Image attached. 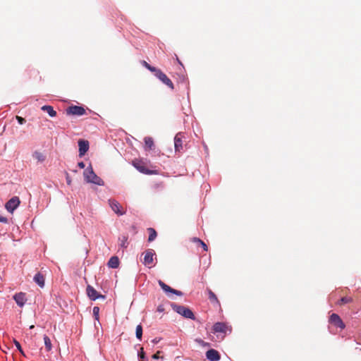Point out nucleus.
Masks as SVG:
<instances>
[{"mask_svg": "<svg viewBox=\"0 0 361 361\" xmlns=\"http://www.w3.org/2000/svg\"><path fill=\"white\" fill-rule=\"evenodd\" d=\"M84 177L88 183H92L99 185H102L104 184V181L93 171L91 165L85 170Z\"/></svg>", "mask_w": 361, "mask_h": 361, "instance_id": "nucleus-1", "label": "nucleus"}, {"mask_svg": "<svg viewBox=\"0 0 361 361\" xmlns=\"http://www.w3.org/2000/svg\"><path fill=\"white\" fill-rule=\"evenodd\" d=\"M171 307L176 312L182 315L185 318L191 319L192 320L195 319L193 312L188 307L174 303L171 304Z\"/></svg>", "mask_w": 361, "mask_h": 361, "instance_id": "nucleus-2", "label": "nucleus"}, {"mask_svg": "<svg viewBox=\"0 0 361 361\" xmlns=\"http://www.w3.org/2000/svg\"><path fill=\"white\" fill-rule=\"evenodd\" d=\"M154 75L170 89L173 90L174 85L171 80L160 69L157 68L154 73Z\"/></svg>", "mask_w": 361, "mask_h": 361, "instance_id": "nucleus-3", "label": "nucleus"}, {"mask_svg": "<svg viewBox=\"0 0 361 361\" xmlns=\"http://www.w3.org/2000/svg\"><path fill=\"white\" fill-rule=\"evenodd\" d=\"M143 255L144 259L142 263L145 266H148L149 268L152 267L154 261V257L155 255V252L152 249H148L143 252Z\"/></svg>", "mask_w": 361, "mask_h": 361, "instance_id": "nucleus-4", "label": "nucleus"}, {"mask_svg": "<svg viewBox=\"0 0 361 361\" xmlns=\"http://www.w3.org/2000/svg\"><path fill=\"white\" fill-rule=\"evenodd\" d=\"M86 113L85 109L80 106H71L66 109V114L68 115L82 116Z\"/></svg>", "mask_w": 361, "mask_h": 361, "instance_id": "nucleus-5", "label": "nucleus"}, {"mask_svg": "<svg viewBox=\"0 0 361 361\" xmlns=\"http://www.w3.org/2000/svg\"><path fill=\"white\" fill-rule=\"evenodd\" d=\"M20 201L18 197H13L10 199L5 205L6 209L8 212L13 213V211L19 206Z\"/></svg>", "mask_w": 361, "mask_h": 361, "instance_id": "nucleus-6", "label": "nucleus"}, {"mask_svg": "<svg viewBox=\"0 0 361 361\" xmlns=\"http://www.w3.org/2000/svg\"><path fill=\"white\" fill-rule=\"evenodd\" d=\"M109 204L111 209L118 215L125 214L126 212L123 209L121 205L115 200H109Z\"/></svg>", "mask_w": 361, "mask_h": 361, "instance_id": "nucleus-7", "label": "nucleus"}, {"mask_svg": "<svg viewBox=\"0 0 361 361\" xmlns=\"http://www.w3.org/2000/svg\"><path fill=\"white\" fill-rule=\"evenodd\" d=\"M86 291L88 297L92 300H95L99 298H104V295L99 293L92 286L90 285L87 286Z\"/></svg>", "mask_w": 361, "mask_h": 361, "instance_id": "nucleus-8", "label": "nucleus"}, {"mask_svg": "<svg viewBox=\"0 0 361 361\" xmlns=\"http://www.w3.org/2000/svg\"><path fill=\"white\" fill-rule=\"evenodd\" d=\"M329 322L341 329L345 328V324L337 314H332L329 317Z\"/></svg>", "mask_w": 361, "mask_h": 361, "instance_id": "nucleus-9", "label": "nucleus"}, {"mask_svg": "<svg viewBox=\"0 0 361 361\" xmlns=\"http://www.w3.org/2000/svg\"><path fill=\"white\" fill-rule=\"evenodd\" d=\"M134 166L141 173L145 174H157L156 171L147 169L143 163L140 161H133Z\"/></svg>", "mask_w": 361, "mask_h": 361, "instance_id": "nucleus-10", "label": "nucleus"}, {"mask_svg": "<svg viewBox=\"0 0 361 361\" xmlns=\"http://www.w3.org/2000/svg\"><path fill=\"white\" fill-rule=\"evenodd\" d=\"M78 147H79V156L80 157H82L85 155V154L89 149V142L87 140H79Z\"/></svg>", "mask_w": 361, "mask_h": 361, "instance_id": "nucleus-11", "label": "nucleus"}, {"mask_svg": "<svg viewBox=\"0 0 361 361\" xmlns=\"http://www.w3.org/2000/svg\"><path fill=\"white\" fill-rule=\"evenodd\" d=\"M206 357L211 361H218L221 357L219 353L214 349H210L207 350L206 353Z\"/></svg>", "mask_w": 361, "mask_h": 361, "instance_id": "nucleus-12", "label": "nucleus"}, {"mask_svg": "<svg viewBox=\"0 0 361 361\" xmlns=\"http://www.w3.org/2000/svg\"><path fill=\"white\" fill-rule=\"evenodd\" d=\"M227 331V326L224 322H216L214 324L212 328L213 333H226Z\"/></svg>", "mask_w": 361, "mask_h": 361, "instance_id": "nucleus-13", "label": "nucleus"}, {"mask_svg": "<svg viewBox=\"0 0 361 361\" xmlns=\"http://www.w3.org/2000/svg\"><path fill=\"white\" fill-rule=\"evenodd\" d=\"M183 135L180 133L176 134L174 137V147L176 152H180L183 149Z\"/></svg>", "mask_w": 361, "mask_h": 361, "instance_id": "nucleus-14", "label": "nucleus"}, {"mask_svg": "<svg viewBox=\"0 0 361 361\" xmlns=\"http://www.w3.org/2000/svg\"><path fill=\"white\" fill-rule=\"evenodd\" d=\"M13 299L15 300L17 305L20 307H23L27 300L25 298V294L24 293H19L16 294L13 296Z\"/></svg>", "mask_w": 361, "mask_h": 361, "instance_id": "nucleus-15", "label": "nucleus"}, {"mask_svg": "<svg viewBox=\"0 0 361 361\" xmlns=\"http://www.w3.org/2000/svg\"><path fill=\"white\" fill-rule=\"evenodd\" d=\"M207 292L208 293V298L209 300V301L212 303V304H216L219 307H220L221 304H220V302L219 300H218L216 295H215L214 293H213L212 291V290H210L209 288H207Z\"/></svg>", "mask_w": 361, "mask_h": 361, "instance_id": "nucleus-16", "label": "nucleus"}, {"mask_svg": "<svg viewBox=\"0 0 361 361\" xmlns=\"http://www.w3.org/2000/svg\"><path fill=\"white\" fill-rule=\"evenodd\" d=\"M35 282L41 288L44 286V276L41 273H37L34 276Z\"/></svg>", "mask_w": 361, "mask_h": 361, "instance_id": "nucleus-17", "label": "nucleus"}, {"mask_svg": "<svg viewBox=\"0 0 361 361\" xmlns=\"http://www.w3.org/2000/svg\"><path fill=\"white\" fill-rule=\"evenodd\" d=\"M41 109L47 112L51 117H55L56 116V111L51 106L44 105L42 106Z\"/></svg>", "mask_w": 361, "mask_h": 361, "instance_id": "nucleus-18", "label": "nucleus"}, {"mask_svg": "<svg viewBox=\"0 0 361 361\" xmlns=\"http://www.w3.org/2000/svg\"><path fill=\"white\" fill-rule=\"evenodd\" d=\"M108 266L113 269H116V268L118 267L119 259H118V257H116V256L111 257L108 262Z\"/></svg>", "mask_w": 361, "mask_h": 361, "instance_id": "nucleus-19", "label": "nucleus"}, {"mask_svg": "<svg viewBox=\"0 0 361 361\" xmlns=\"http://www.w3.org/2000/svg\"><path fill=\"white\" fill-rule=\"evenodd\" d=\"M32 157L38 162H43L46 159V156L39 151H35L32 154Z\"/></svg>", "mask_w": 361, "mask_h": 361, "instance_id": "nucleus-20", "label": "nucleus"}, {"mask_svg": "<svg viewBox=\"0 0 361 361\" xmlns=\"http://www.w3.org/2000/svg\"><path fill=\"white\" fill-rule=\"evenodd\" d=\"M144 140L145 149H152L154 147V140L151 137H146Z\"/></svg>", "mask_w": 361, "mask_h": 361, "instance_id": "nucleus-21", "label": "nucleus"}, {"mask_svg": "<svg viewBox=\"0 0 361 361\" xmlns=\"http://www.w3.org/2000/svg\"><path fill=\"white\" fill-rule=\"evenodd\" d=\"M147 231L149 233L148 241L152 242L157 238V231L152 228H147Z\"/></svg>", "mask_w": 361, "mask_h": 361, "instance_id": "nucleus-22", "label": "nucleus"}, {"mask_svg": "<svg viewBox=\"0 0 361 361\" xmlns=\"http://www.w3.org/2000/svg\"><path fill=\"white\" fill-rule=\"evenodd\" d=\"M44 341L46 350L47 351H50L52 348V345H51V340L48 336H47V335L44 336Z\"/></svg>", "mask_w": 361, "mask_h": 361, "instance_id": "nucleus-23", "label": "nucleus"}, {"mask_svg": "<svg viewBox=\"0 0 361 361\" xmlns=\"http://www.w3.org/2000/svg\"><path fill=\"white\" fill-rule=\"evenodd\" d=\"M159 285L160 287L163 289L164 291L166 293H171L173 290V288H171L169 286L166 285L165 283H164L162 281H159Z\"/></svg>", "mask_w": 361, "mask_h": 361, "instance_id": "nucleus-24", "label": "nucleus"}, {"mask_svg": "<svg viewBox=\"0 0 361 361\" xmlns=\"http://www.w3.org/2000/svg\"><path fill=\"white\" fill-rule=\"evenodd\" d=\"M120 241V247L123 248H126L128 247V236L123 235L121 238H119Z\"/></svg>", "mask_w": 361, "mask_h": 361, "instance_id": "nucleus-25", "label": "nucleus"}, {"mask_svg": "<svg viewBox=\"0 0 361 361\" xmlns=\"http://www.w3.org/2000/svg\"><path fill=\"white\" fill-rule=\"evenodd\" d=\"M353 301V298L351 297H343L338 302V304L340 305H344V304H347V303H350V302H352Z\"/></svg>", "mask_w": 361, "mask_h": 361, "instance_id": "nucleus-26", "label": "nucleus"}, {"mask_svg": "<svg viewBox=\"0 0 361 361\" xmlns=\"http://www.w3.org/2000/svg\"><path fill=\"white\" fill-rule=\"evenodd\" d=\"M135 334H136V337L139 340H141L142 336V326L141 324H139L136 326Z\"/></svg>", "mask_w": 361, "mask_h": 361, "instance_id": "nucleus-27", "label": "nucleus"}, {"mask_svg": "<svg viewBox=\"0 0 361 361\" xmlns=\"http://www.w3.org/2000/svg\"><path fill=\"white\" fill-rule=\"evenodd\" d=\"M142 64L147 68L148 69L149 71L152 72V73H154L155 71L157 69V68L154 67V66H152L151 65H149L147 62H146L145 61H142Z\"/></svg>", "mask_w": 361, "mask_h": 361, "instance_id": "nucleus-28", "label": "nucleus"}, {"mask_svg": "<svg viewBox=\"0 0 361 361\" xmlns=\"http://www.w3.org/2000/svg\"><path fill=\"white\" fill-rule=\"evenodd\" d=\"M13 343H14L16 348L20 353V354L23 355V356H25V353H24V351L23 350L20 343L16 340H14Z\"/></svg>", "mask_w": 361, "mask_h": 361, "instance_id": "nucleus-29", "label": "nucleus"}, {"mask_svg": "<svg viewBox=\"0 0 361 361\" xmlns=\"http://www.w3.org/2000/svg\"><path fill=\"white\" fill-rule=\"evenodd\" d=\"M93 314L96 320H99V307H93Z\"/></svg>", "mask_w": 361, "mask_h": 361, "instance_id": "nucleus-30", "label": "nucleus"}, {"mask_svg": "<svg viewBox=\"0 0 361 361\" xmlns=\"http://www.w3.org/2000/svg\"><path fill=\"white\" fill-rule=\"evenodd\" d=\"M16 119L18 120V123L20 124V125H23L25 123V119L23 118V117H20V116H16Z\"/></svg>", "mask_w": 361, "mask_h": 361, "instance_id": "nucleus-31", "label": "nucleus"}, {"mask_svg": "<svg viewBox=\"0 0 361 361\" xmlns=\"http://www.w3.org/2000/svg\"><path fill=\"white\" fill-rule=\"evenodd\" d=\"M161 353V351H157L155 354H154L152 355V358L154 359V360H157V359H159V358L163 359L164 357H160V355H159Z\"/></svg>", "mask_w": 361, "mask_h": 361, "instance_id": "nucleus-32", "label": "nucleus"}, {"mask_svg": "<svg viewBox=\"0 0 361 361\" xmlns=\"http://www.w3.org/2000/svg\"><path fill=\"white\" fill-rule=\"evenodd\" d=\"M198 245H200L203 248V250L204 251H207L208 250L207 245L202 240H201Z\"/></svg>", "mask_w": 361, "mask_h": 361, "instance_id": "nucleus-33", "label": "nucleus"}, {"mask_svg": "<svg viewBox=\"0 0 361 361\" xmlns=\"http://www.w3.org/2000/svg\"><path fill=\"white\" fill-rule=\"evenodd\" d=\"M0 222L1 223H8V219L7 218L3 216L1 214H0Z\"/></svg>", "mask_w": 361, "mask_h": 361, "instance_id": "nucleus-34", "label": "nucleus"}, {"mask_svg": "<svg viewBox=\"0 0 361 361\" xmlns=\"http://www.w3.org/2000/svg\"><path fill=\"white\" fill-rule=\"evenodd\" d=\"M66 183L68 185H71V183H72V180H71V178H70L68 173H66Z\"/></svg>", "mask_w": 361, "mask_h": 361, "instance_id": "nucleus-35", "label": "nucleus"}, {"mask_svg": "<svg viewBox=\"0 0 361 361\" xmlns=\"http://www.w3.org/2000/svg\"><path fill=\"white\" fill-rule=\"evenodd\" d=\"M171 293H173V294H176L177 295H183L181 291L178 290H175L173 288V290L171 291Z\"/></svg>", "mask_w": 361, "mask_h": 361, "instance_id": "nucleus-36", "label": "nucleus"}, {"mask_svg": "<svg viewBox=\"0 0 361 361\" xmlns=\"http://www.w3.org/2000/svg\"><path fill=\"white\" fill-rule=\"evenodd\" d=\"M139 357H140L141 359H144V358H145V353H144L143 348H140V353H139Z\"/></svg>", "mask_w": 361, "mask_h": 361, "instance_id": "nucleus-37", "label": "nucleus"}, {"mask_svg": "<svg viewBox=\"0 0 361 361\" xmlns=\"http://www.w3.org/2000/svg\"><path fill=\"white\" fill-rule=\"evenodd\" d=\"M157 311L159 312H163L164 311V307L162 305H160L157 307Z\"/></svg>", "mask_w": 361, "mask_h": 361, "instance_id": "nucleus-38", "label": "nucleus"}, {"mask_svg": "<svg viewBox=\"0 0 361 361\" xmlns=\"http://www.w3.org/2000/svg\"><path fill=\"white\" fill-rule=\"evenodd\" d=\"M78 166L80 168V169H84L85 165V164L82 162V161H80L78 164Z\"/></svg>", "mask_w": 361, "mask_h": 361, "instance_id": "nucleus-39", "label": "nucleus"}, {"mask_svg": "<svg viewBox=\"0 0 361 361\" xmlns=\"http://www.w3.org/2000/svg\"><path fill=\"white\" fill-rule=\"evenodd\" d=\"M201 240H200V238H192V241H193V242H195V243H197V244H199V243H200V242Z\"/></svg>", "mask_w": 361, "mask_h": 361, "instance_id": "nucleus-40", "label": "nucleus"}, {"mask_svg": "<svg viewBox=\"0 0 361 361\" xmlns=\"http://www.w3.org/2000/svg\"><path fill=\"white\" fill-rule=\"evenodd\" d=\"M175 56H176V61H178V63L179 64L182 65V63H181V61L179 60V59H178V56H177L176 54Z\"/></svg>", "mask_w": 361, "mask_h": 361, "instance_id": "nucleus-41", "label": "nucleus"}, {"mask_svg": "<svg viewBox=\"0 0 361 361\" xmlns=\"http://www.w3.org/2000/svg\"><path fill=\"white\" fill-rule=\"evenodd\" d=\"M152 342H153V343H158V341H157L156 339H154V340L152 341Z\"/></svg>", "mask_w": 361, "mask_h": 361, "instance_id": "nucleus-42", "label": "nucleus"}, {"mask_svg": "<svg viewBox=\"0 0 361 361\" xmlns=\"http://www.w3.org/2000/svg\"><path fill=\"white\" fill-rule=\"evenodd\" d=\"M33 328H34V325H31V326H30V329H33Z\"/></svg>", "mask_w": 361, "mask_h": 361, "instance_id": "nucleus-43", "label": "nucleus"}]
</instances>
